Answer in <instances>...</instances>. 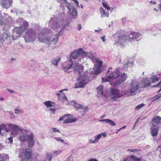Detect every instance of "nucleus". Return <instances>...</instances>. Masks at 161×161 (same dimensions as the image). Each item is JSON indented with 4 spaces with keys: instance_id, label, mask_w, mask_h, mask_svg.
<instances>
[{
    "instance_id": "6e6552de",
    "label": "nucleus",
    "mask_w": 161,
    "mask_h": 161,
    "mask_svg": "<svg viewBox=\"0 0 161 161\" xmlns=\"http://www.w3.org/2000/svg\"><path fill=\"white\" fill-rule=\"evenodd\" d=\"M67 0H58L59 2H63L64 3V5H65L69 10V12L70 14V16L72 18H75L77 17V11L75 9L73 6L71 4L66 2Z\"/></svg>"
},
{
    "instance_id": "b1692460",
    "label": "nucleus",
    "mask_w": 161,
    "mask_h": 161,
    "mask_svg": "<svg viewBox=\"0 0 161 161\" xmlns=\"http://www.w3.org/2000/svg\"><path fill=\"white\" fill-rule=\"evenodd\" d=\"M107 136V135L104 133H102L100 134H99L95 136L94 137L95 139L94 140L95 143H97L99 139L103 136V137H105Z\"/></svg>"
},
{
    "instance_id": "dca6fc26",
    "label": "nucleus",
    "mask_w": 161,
    "mask_h": 161,
    "mask_svg": "<svg viewBox=\"0 0 161 161\" xmlns=\"http://www.w3.org/2000/svg\"><path fill=\"white\" fill-rule=\"evenodd\" d=\"M31 153L30 151H25L22 153L21 157L23 159V161H27L31 157Z\"/></svg>"
},
{
    "instance_id": "ddd939ff",
    "label": "nucleus",
    "mask_w": 161,
    "mask_h": 161,
    "mask_svg": "<svg viewBox=\"0 0 161 161\" xmlns=\"http://www.w3.org/2000/svg\"><path fill=\"white\" fill-rule=\"evenodd\" d=\"M82 52H83V51L80 48L77 51L74 52L71 55L70 58L71 59H76L78 60L80 59L81 57L83 56V53Z\"/></svg>"
},
{
    "instance_id": "de8ad7c7",
    "label": "nucleus",
    "mask_w": 161,
    "mask_h": 161,
    "mask_svg": "<svg viewBox=\"0 0 161 161\" xmlns=\"http://www.w3.org/2000/svg\"><path fill=\"white\" fill-rule=\"evenodd\" d=\"M128 151H129L130 152H137L138 151V150L137 149H128Z\"/></svg>"
},
{
    "instance_id": "7ed1b4c3",
    "label": "nucleus",
    "mask_w": 161,
    "mask_h": 161,
    "mask_svg": "<svg viewBox=\"0 0 161 161\" xmlns=\"http://www.w3.org/2000/svg\"><path fill=\"white\" fill-rule=\"evenodd\" d=\"M141 36L140 33L137 32H132L129 35V37L125 35L120 36L118 37V40L116 42L117 44H120L121 46L124 45V43L127 41H131L133 40H136L137 41V39Z\"/></svg>"
},
{
    "instance_id": "864d4df0",
    "label": "nucleus",
    "mask_w": 161,
    "mask_h": 161,
    "mask_svg": "<svg viewBox=\"0 0 161 161\" xmlns=\"http://www.w3.org/2000/svg\"><path fill=\"white\" fill-rule=\"evenodd\" d=\"M100 37L101 38L103 41L104 42H106V39L105 38V36H103V37Z\"/></svg>"
},
{
    "instance_id": "603ef678",
    "label": "nucleus",
    "mask_w": 161,
    "mask_h": 161,
    "mask_svg": "<svg viewBox=\"0 0 161 161\" xmlns=\"http://www.w3.org/2000/svg\"><path fill=\"white\" fill-rule=\"evenodd\" d=\"M4 17H5L6 19H8V20L9 19H11V17L6 14H5Z\"/></svg>"
},
{
    "instance_id": "f3484780",
    "label": "nucleus",
    "mask_w": 161,
    "mask_h": 161,
    "mask_svg": "<svg viewBox=\"0 0 161 161\" xmlns=\"http://www.w3.org/2000/svg\"><path fill=\"white\" fill-rule=\"evenodd\" d=\"M82 53H83V56H87L92 61H94L96 59L95 54L92 52H86L83 51V52H82Z\"/></svg>"
},
{
    "instance_id": "c9c22d12",
    "label": "nucleus",
    "mask_w": 161,
    "mask_h": 161,
    "mask_svg": "<svg viewBox=\"0 0 161 161\" xmlns=\"http://www.w3.org/2000/svg\"><path fill=\"white\" fill-rule=\"evenodd\" d=\"M152 82L153 83H155L158 80V79L155 75L153 76L151 78Z\"/></svg>"
},
{
    "instance_id": "e433bc0d",
    "label": "nucleus",
    "mask_w": 161,
    "mask_h": 161,
    "mask_svg": "<svg viewBox=\"0 0 161 161\" xmlns=\"http://www.w3.org/2000/svg\"><path fill=\"white\" fill-rule=\"evenodd\" d=\"M55 139H56V140H57L58 141L60 142H61V143H63L64 145L66 144V143L64 142V140L61 139L60 137H56L55 138Z\"/></svg>"
},
{
    "instance_id": "412c9836",
    "label": "nucleus",
    "mask_w": 161,
    "mask_h": 161,
    "mask_svg": "<svg viewBox=\"0 0 161 161\" xmlns=\"http://www.w3.org/2000/svg\"><path fill=\"white\" fill-rule=\"evenodd\" d=\"M101 14V17L103 18L104 17H108L109 13L108 12H106L104 9L102 7H101L99 9Z\"/></svg>"
},
{
    "instance_id": "13d9d810",
    "label": "nucleus",
    "mask_w": 161,
    "mask_h": 161,
    "mask_svg": "<svg viewBox=\"0 0 161 161\" xmlns=\"http://www.w3.org/2000/svg\"><path fill=\"white\" fill-rule=\"evenodd\" d=\"M150 3L152 4H154V5H155L156 4V2H154V1H151L150 2Z\"/></svg>"
},
{
    "instance_id": "0e129e2a",
    "label": "nucleus",
    "mask_w": 161,
    "mask_h": 161,
    "mask_svg": "<svg viewBox=\"0 0 161 161\" xmlns=\"http://www.w3.org/2000/svg\"><path fill=\"white\" fill-rule=\"evenodd\" d=\"M126 18L125 17H124L122 19V20L123 21H125L126 20Z\"/></svg>"
},
{
    "instance_id": "20e7f679",
    "label": "nucleus",
    "mask_w": 161,
    "mask_h": 161,
    "mask_svg": "<svg viewBox=\"0 0 161 161\" xmlns=\"http://www.w3.org/2000/svg\"><path fill=\"white\" fill-rule=\"evenodd\" d=\"M29 131L26 130H23L20 136V139L21 141H28V144L29 147H32L34 145V141L33 140V134L31 133L28 135Z\"/></svg>"
},
{
    "instance_id": "f03ea898",
    "label": "nucleus",
    "mask_w": 161,
    "mask_h": 161,
    "mask_svg": "<svg viewBox=\"0 0 161 161\" xmlns=\"http://www.w3.org/2000/svg\"><path fill=\"white\" fill-rule=\"evenodd\" d=\"M106 78H102L103 82H107L112 79L118 78L119 82L121 83L125 80L127 76L126 74L125 73L120 74L118 69H116V72H112L109 70H108L106 74Z\"/></svg>"
},
{
    "instance_id": "774afa93",
    "label": "nucleus",
    "mask_w": 161,
    "mask_h": 161,
    "mask_svg": "<svg viewBox=\"0 0 161 161\" xmlns=\"http://www.w3.org/2000/svg\"><path fill=\"white\" fill-rule=\"evenodd\" d=\"M123 161H129L128 160V158H127L125 159Z\"/></svg>"
},
{
    "instance_id": "cd10ccee",
    "label": "nucleus",
    "mask_w": 161,
    "mask_h": 161,
    "mask_svg": "<svg viewBox=\"0 0 161 161\" xmlns=\"http://www.w3.org/2000/svg\"><path fill=\"white\" fill-rule=\"evenodd\" d=\"M44 104L47 107L55 106V103L50 101H47L44 103Z\"/></svg>"
},
{
    "instance_id": "393cba45",
    "label": "nucleus",
    "mask_w": 161,
    "mask_h": 161,
    "mask_svg": "<svg viewBox=\"0 0 161 161\" xmlns=\"http://www.w3.org/2000/svg\"><path fill=\"white\" fill-rule=\"evenodd\" d=\"M61 58L59 57H57L53 58L51 61V63L53 64L56 66L58 65V62L60 60Z\"/></svg>"
},
{
    "instance_id": "4d7b16f0",
    "label": "nucleus",
    "mask_w": 161,
    "mask_h": 161,
    "mask_svg": "<svg viewBox=\"0 0 161 161\" xmlns=\"http://www.w3.org/2000/svg\"><path fill=\"white\" fill-rule=\"evenodd\" d=\"M3 125L2 124H0V134H2L1 133V130L3 129L2 127Z\"/></svg>"
},
{
    "instance_id": "680f3d73",
    "label": "nucleus",
    "mask_w": 161,
    "mask_h": 161,
    "mask_svg": "<svg viewBox=\"0 0 161 161\" xmlns=\"http://www.w3.org/2000/svg\"><path fill=\"white\" fill-rule=\"evenodd\" d=\"M76 4V5L77 6H79L78 5V2L77 0H73Z\"/></svg>"
},
{
    "instance_id": "5701e85b",
    "label": "nucleus",
    "mask_w": 161,
    "mask_h": 161,
    "mask_svg": "<svg viewBox=\"0 0 161 161\" xmlns=\"http://www.w3.org/2000/svg\"><path fill=\"white\" fill-rule=\"evenodd\" d=\"M99 121L100 122H104L112 126H115L116 125L114 121L109 119H101L99 120Z\"/></svg>"
},
{
    "instance_id": "6e6d98bb",
    "label": "nucleus",
    "mask_w": 161,
    "mask_h": 161,
    "mask_svg": "<svg viewBox=\"0 0 161 161\" xmlns=\"http://www.w3.org/2000/svg\"><path fill=\"white\" fill-rule=\"evenodd\" d=\"M3 154H0V161H3Z\"/></svg>"
},
{
    "instance_id": "f257e3e1",
    "label": "nucleus",
    "mask_w": 161,
    "mask_h": 161,
    "mask_svg": "<svg viewBox=\"0 0 161 161\" xmlns=\"http://www.w3.org/2000/svg\"><path fill=\"white\" fill-rule=\"evenodd\" d=\"M50 31L49 30H47L46 32L42 31L40 32L38 34V38L39 41L41 42L45 43L46 44H48V47H51L54 48L55 47V44L58 40V37L53 38L51 41V36H50L48 34L50 33ZM63 32L62 30L60 31L58 34L57 37L59 36H60L62 35Z\"/></svg>"
},
{
    "instance_id": "2f4dec72",
    "label": "nucleus",
    "mask_w": 161,
    "mask_h": 161,
    "mask_svg": "<svg viewBox=\"0 0 161 161\" xmlns=\"http://www.w3.org/2000/svg\"><path fill=\"white\" fill-rule=\"evenodd\" d=\"M94 74L97 75L100 73V68L99 67H97L95 66V67L94 68Z\"/></svg>"
},
{
    "instance_id": "bb28decb",
    "label": "nucleus",
    "mask_w": 161,
    "mask_h": 161,
    "mask_svg": "<svg viewBox=\"0 0 161 161\" xmlns=\"http://www.w3.org/2000/svg\"><path fill=\"white\" fill-rule=\"evenodd\" d=\"M9 37V36L7 34L4 33L3 34L0 35V42H3V41H4L6 39H8V38Z\"/></svg>"
},
{
    "instance_id": "2eb2a0df",
    "label": "nucleus",
    "mask_w": 161,
    "mask_h": 161,
    "mask_svg": "<svg viewBox=\"0 0 161 161\" xmlns=\"http://www.w3.org/2000/svg\"><path fill=\"white\" fill-rule=\"evenodd\" d=\"M153 127L150 128V133L153 136L156 137L158 134V128L154 124H152Z\"/></svg>"
},
{
    "instance_id": "5fc2aeb1",
    "label": "nucleus",
    "mask_w": 161,
    "mask_h": 161,
    "mask_svg": "<svg viewBox=\"0 0 161 161\" xmlns=\"http://www.w3.org/2000/svg\"><path fill=\"white\" fill-rule=\"evenodd\" d=\"M71 104L75 106L76 105V103L74 101H72L71 102Z\"/></svg>"
},
{
    "instance_id": "37998d69",
    "label": "nucleus",
    "mask_w": 161,
    "mask_h": 161,
    "mask_svg": "<svg viewBox=\"0 0 161 161\" xmlns=\"http://www.w3.org/2000/svg\"><path fill=\"white\" fill-rule=\"evenodd\" d=\"M53 108H51L49 109V110L51 111V113L53 114H55V111L56 110L55 106Z\"/></svg>"
},
{
    "instance_id": "0eeeda50",
    "label": "nucleus",
    "mask_w": 161,
    "mask_h": 161,
    "mask_svg": "<svg viewBox=\"0 0 161 161\" xmlns=\"http://www.w3.org/2000/svg\"><path fill=\"white\" fill-rule=\"evenodd\" d=\"M49 26L55 30L63 26L64 25V21L62 20L58 19L55 17L51 18L49 21Z\"/></svg>"
},
{
    "instance_id": "473e14b6",
    "label": "nucleus",
    "mask_w": 161,
    "mask_h": 161,
    "mask_svg": "<svg viewBox=\"0 0 161 161\" xmlns=\"http://www.w3.org/2000/svg\"><path fill=\"white\" fill-rule=\"evenodd\" d=\"M102 4H103V7L106 9L108 10H110V8L108 6L107 3H106L104 0L103 1Z\"/></svg>"
},
{
    "instance_id": "1a4fd4ad",
    "label": "nucleus",
    "mask_w": 161,
    "mask_h": 161,
    "mask_svg": "<svg viewBox=\"0 0 161 161\" xmlns=\"http://www.w3.org/2000/svg\"><path fill=\"white\" fill-rule=\"evenodd\" d=\"M77 79L78 81L75 84V88L83 87L88 81V77L86 75H81Z\"/></svg>"
},
{
    "instance_id": "c03bdc74",
    "label": "nucleus",
    "mask_w": 161,
    "mask_h": 161,
    "mask_svg": "<svg viewBox=\"0 0 161 161\" xmlns=\"http://www.w3.org/2000/svg\"><path fill=\"white\" fill-rule=\"evenodd\" d=\"M160 97H161V96H159L158 95L154 97H153L152 98V99L153 100V101H154L155 100H156L158 98H159Z\"/></svg>"
},
{
    "instance_id": "72a5a7b5",
    "label": "nucleus",
    "mask_w": 161,
    "mask_h": 161,
    "mask_svg": "<svg viewBox=\"0 0 161 161\" xmlns=\"http://www.w3.org/2000/svg\"><path fill=\"white\" fill-rule=\"evenodd\" d=\"M133 65V62L132 61L130 62L128 61L127 63L124 65V67L127 68L128 66L131 67Z\"/></svg>"
},
{
    "instance_id": "3c124183",
    "label": "nucleus",
    "mask_w": 161,
    "mask_h": 161,
    "mask_svg": "<svg viewBox=\"0 0 161 161\" xmlns=\"http://www.w3.org/2000/svg\"><path fill=\"white\" fill-rule=\"evenodd\" d=\"M161 84V81H160L157 84L155 85L154 86H152L153 87H158Z\"/></svg>"
},
{
    "instance_id": "a19ab883",
    "label": "nucleus",
    "mask_w": 161,
    "mask_h": 161,
    "mask_svg": "<svg viewBox=\"0 0 161 161\" xmlns=\"http://www.w3.org/2000/svg\"><path fill=\"white\" fill-rule=\"evenodd\" d=\"M69 114H66L62 116V117H61L59 119V121H61L63 120V119L66 117H69Z\"/></svg>"
},
{
    "instance_id": "49530a36",
    "label": "nucleus",
    "mask_w": 161,
    "mask_h": 161,
    "mask_svg": "<svg viewBox=\"0 0 161 161\" xmlns=\"http://www.w3.org/2000/svg\"><path fill=\"white\" fill-rule=\"evenodd\" d=\"M3 158H4L5 159H9V156L7 154H3Z\"/></svg>"
},
{
    "instance_id": "69168bd1",
    "label": "nucleus",
    "mask_w": 161,
    "mask_h": 161,
    "mask_svg": "<svg viewBox=\"0 0 161 161\" xmlns=\"http://www.w3.org/2000/svg\"><path fill=\"white\" fill-rule=\"evenodd\" d=\"M159 8L160 10V11H161V3H160L159 4Z\"/></svg>"
},
{
    "instance_id": "a18cd8bd",
    "label": "nucleus",
    "mask_w": 161,
    "mask_h": 161,
    "mask_svg": "<svg viewBox=\"0 0 161 161\" xmlns=\"http://www.w3.org/2000/svg\"><path fill=\"white\" fill-rule=\"evenodd\" d=\"M52 129L53 130V132H58L59 133H60V131H59V130H58L56 128H52Z\"/></svg>"
},
{
    "instance_id": "4c0bfd02",
    "label": "nucleus",
    "mask_w": 161,
    "mask_h": 161,
    "mask_svg": "<svg viewBox=\"0 0 161 161\" xmlns=\"http://www.w3.org/2000/svg\"><path fill=\"white\" fill-rule=\"evenodd\" d=\"M144 105L145 104L143 103L140 104L136 107L135 109L136 110H139L141 108L143 107Z\"/></svg>"
},
{
    "instance_id": "9b49d317",
    "label": "nucleus",
    "mask_w": 161,
    "mask_h": 161,
    "mask_svg": "<svg viewBox=\"0 0 161 161\" xmlns=\"http://www.w3.org/2000/svg\"><path fill=\"white\" fill-rule=\"evenodd\" d=\"M140 88L139 83L137 81H133L130 86L129 91L132 95H134Z\"/></svg>"
},
{
    "instance_id": "58836bf2",
    "label": "nucleus",
    "mask_w": 161,
    "mask_h": 161,
    "mask_svg": "<svg viewBox=\"0 0 161 161\" xmlns=\"http://www.w3.org/2000/svg\"><path fill=\"white\" fill-rule=\"evenodd\" d=\"M14 110L15 114H20L22 113V111L21 110L19 109L18 108H15Z\"/></svg>"
},
{
    "instance_id": "39448f33",
    "label": "nucleus",
    "mask_w": 161,
    "mask_h": 161,
    "mask_svg": "<svg viewBox=\"0 0 161 161\" xmlns=\"http://www.w3.org/2000/svg\"><path fill=\"white\" fill-rule=\"evenodd\" d=\"M71 62L69 61L65 63L64 65L63 66L64 71L66 72L68 70H69L73 66L75 72L78 73L79 75H80L82 72V66L79 64H73L72 63L71 64Z\"/></svg>"
},
{
    "instance_id": "a878e982",
    "label": "nucleus",
    "mask_w": 161,
    "mask_h": 161,
    "mask_svg": "<svg viewBox=\"0 0 161 161\" xmlns=\"http://www.w3.org/2000/svg\"><path fill=\"white\" fill-rule=\"evenodd\" d=\"M103 86L100 85L97 88V94L100 97L103 95Z\"/></svg>"
},
{
    "instance_id": "052dcab7",
    "label": "nucleus",
    "mask_w": 161,
    "mask_h": 161,
    "mask_svg": "<svg viewBox=\"0 0 161 161\" xmlns=\"http://www.w3.org/2000/svg\"><path fill=\"white\" fill-rule=\"evenodd\" d=\"M52 158V156H51V155H48V157H47V158L48 159H49V160H51V159Z\"/></svg>"
},
{
    "instance_id": "8fccbe9b",
    "label": "nucleus",
    "mask_w": 161,
    "mask_h": 161,
    "mask_svg": "<svg viewBox=\"0 0 161 161\" xmlns=\"http://www.w3.org/2000/svg\"><path fill=\"white\" fill-rule=\"evenodd\" d=\"M8 140L9 141L10 143H12L13 140V137L12 136L9 137L8 139Z\"/></svg>"
},
{
    "instance_id": "423d86ee",
    "label": "nucleus",
    "mask_w": 161,
    "mask_h": 161,
    "mask_svg": "<svg viewBox=\"0 0 161 161\" xmlns=\"http://www.w3.org/2000/svg\"><path fill=\"white\" fill-rule=\"evenodd\" d=\"M36 36V30L30 28L25 33L24 38L26 42H32L35 40Z\"/></svg>"
},
{
    "instance_id": "09e8293b",
    "label": "nucleus",
    "mask_w": 161,
    "mask_h": 161,
    "mask_svg": "<svg viewBox=\"0 0 161 161\" xmlns=\"http://www.w3.org/2000/svg\"><path fill=\"white\" fill-rule=\"evenodd\" d=\"M88 142L89 143H96L95 141L94 140H93L92 139H90L88 140Z\"/></svg>"
},
{
    "instance_id": "ea45409f",
    "label": "nucleus",
    "mask_w": 161,
    "mask_h": 161,
    "mask_svg": "<svg viewBox=\"0 0 161 161\" xmlns=\"http://www.w3.org/2000/svg\"><path fill=\"white\" fill-rule=\"evenodd\" d=\"M131 158L134 161H140L141 159L139 158H137L133 156H131Z\"/></svg>"
},
{
    "instance_id": "c756f323",
    "label": "nucleus",
    "mask_w": 161,
    "mask_h": 161,
    "mask_svg": "<svg viewBox=\"0 0 161 161\" xmlns=\"http://www.w3.org/2000/svg\"><path fill=\"white\" fill-rule=\"evenodd\" d=\"M77 119L76 118H68L66 119L64 122V123H69L73 122L76 121Z\"/></svg>"
},
{
    "instance_id": "bf43d9fd",
    "label": "nucleus",
    "mask_w": 161,
    "mask_h": 161,
    "mask_svg": "<svg viewBox=\"0 0 161 161\" xmlns=\"http://www.w3.org/2000/svg\"><path fill=\"white\" fill-rule=\"evenodd\" d=\"M81 25L80 24H78V30L79 31H80L81 30Z\"/></svg>"
},
{
    "instance_id": "9d476101",
    "label": "nucleus",
    "mask_w": 161,
    "mask_h": 161,
    "mask_svg": "<svg viewBox=\"0 0 161 161\" xmlns=\"http://www.w3.org/2000/svg\"><path fill=\"white\" fill-rule=\"evenodd\" d=\"M110 92L112 97L111 99L114 101H116L117 99L124 96V94L122 92H119L117 89L113 88L110 90Z\"/></svg>"
},
{
    "instance_id": "f704fd0d",
    "label": "nucleus",
    "mask_w": 161,
    "mask_h": 161,
    "mask_svg": "<svg viewBox=\"0 0 161 161\" xmlns=\"http://www.w3.org/2000/svg\"><path fill=\"white\" fill-rule=\"evenodd\" d=\"M75 107L77 109L79 108H82L83 109H85V107H84L81 104H79L76 103V105H75Z\"/></svg>"
},
{
    "instance_id": "4be33fe9",
    "label": "nucleus",
    "mask_w": 161,
    "mask_h": 161,
    "mask_svg": "<svg viewBox=\"0 0 161 161\" xmlns=\"http://www.w3.org/2000/svg\"><path fill=\"white\" fill-rule=\"evenodd\" d=\"M141 84L143 87L149 86L151 84L150 80L147 78L143 79L142 80Z\"/></svg>"
},
{
    "instance_id": "f8f14e48",
    "label": "nucleus",
    "mask_w": 161,
    "mask_h": 161,
    "mask_svg": "<svg viewBox=\"0 0 161 161\" xmlns=\"http://www.w3.org/2000/svg\"><path fill=\"white\" fill-rule=\"evenodd\" d=\"M16 23L19 25V27L23 32L26 30L29 27L28 23L22 18H19Z\"/></svg>"
},
{
    "instance_id": "e2e57ef3",
    "label": "nucleus",
    "mask_w": 161,
    "mask_h": 161,
    "mask_svg": "<svg viewBox=\"0 0 161 161\" xmlns=\"http://www.w3.org/2000/svg\"><path fill=\"white\" fill-rule=\"evenodd\" d=\"M88 161H97V160L95 159L92 158L90 159Z\"/></svg>"
},
{
    "instance_id": "79ce46f5",
    "label": "nucleus",
    "mask_w": 161,
    "mask_h": 161,
    "mask_svg": "<svg viewBox=\"0 0 161 161\" xmlns=\"http://www.w3.org/2000/svg\"><path fill=\"white\" fill-rule=\"evenodd\" d=\"M61 152H62L61 150H58L57 151H55L53 153V154L54 156H56L59 154Z\"/></svg>"
},
{
    "instance_id": "7c9ffc66",
    "label": "nucleus",
    "mask_w": 161,
    "mask_h": 161,
    "mask_svg": "<svg viewBox=\"0 0 161 161\" xmlns=\"http://www.w3.org/2000/svg\"><path fill=\"white\" fill-rule=\"evenodd\" d=\"M96 63V64L95 66L97 67H100L102 65V62L100 61L99 59H95Z\"/></svg>"
},
{
    "instance_id": "a211bd4d",
    "label": "nucleus",
    "mask_w": 161,
    "mask_h": 161,
    "mask_svg": "<svg viewBox=\"0 0 161 161\" xmlns=\"http://www.w3.org/2000/svg\"><path fill=\"white\" fill-rule=\"evenodd\" d=\"M12 0H4V2L1 4L3 8H8L12 5Z\"/></svg>"
},
{
    "instance_id": "6ab92c4d",
    "label": "nucleus",
    "mask_w": 161,
    "mask_h": 161,
    "mask_svg": "<svg viewBox=\"0 0 161 161\" xmlns=\"http://www.w3.org/2000/svg\"><path fill=\"white\" fill-rule=\"evenodd\" d=\"M11 128V131L12 133L14 135H16L18 132V131L20 130L19 127L15 125L12 124Z\"/></svg>"
},
{
    "instance_id": "c85d7f7f",
    "label": "nucleus",
    "mask_w": 161,
    "mask_h": 161,
    "mask_svg": "<svg viewBox=\"0 0 161 161\" xmlns=\"http://www.w3.org/2000/svg\"><path fill=\"white\" fill-rule=\"evenodd\" d=\"M161 120V118L159 116L155 117L152 120L153 124L155 123L156 125L158 124L160 122Z\"/></svg>"
},
{
    "instance_id": "4468645a",
    "label": "nucleus",
    "mask_w": 161,
    "mask_h": 161,
    "mask_svg": "<svg viewBox=\"0 0 161 161\" xmlns=\"http://www.w3.org/2000/svg\"><path fill=\"white\" fill-rule=\"evenodd\" d=\"M23 32V31L19 27H17L15 28L13 30V34L12 36L13 39L14 40L17 39L20 36L21 33Z\"/></svg>"
},
{
    "instance_id": "aec40b11",
    "label": "nucleus",
    "mask_w": 161,
    "mask_h": 161,
    "mask_svg": "<svg viewBox=\"0 0 161 161\" xmlns=\"http://www.w3.org/2000/svg\"><path fill=\"white\" fill-rule=\"evenodd\" d=\"M2 125H3L2 126H3L2 127L3 129H4L6 132H8L11 131V128L12 125V124H9L6 125L2 124Z\"/></svg>"
},
{
    "instance_id": "338daca9",
    "label": "nucleus",
    "mask_w": 161,
    "mask_h": 161,
    "mask_svg": "<svg viewBox=\"0 0 161 161\" xmlns=\"http://www.w3.org/2000/svg\"><path fill=\"white\" fill-rule=\"evenodd\" d=\"M7 90L9 92H13V91L10 90L9 89H8Z\"/></svg>"
}]
</instances>
